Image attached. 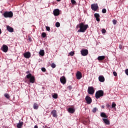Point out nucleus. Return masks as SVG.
I'll return each mask as SVG.
<instances>
[{
	"instance_id": "obj_13",
	"label": "nucleus",
	"mask_w": 128,
	"mask_h": 128,
	"mask_svg": "<svg viewBox=\"0 0 128 128\" xmlns=\"http://www.w3.org/2000/svg\"><path fill=\"white\" fill-rule=\"evenodd\" d=\"M94 16L96 18V20L97 22H100V14H98V13H96L94 14Z\"/></svg>"
},
{
	"instance_id": "obj_33",
	"label": "nucleus",
	"mask_w": 128,
	"mask_h": 128,
	"mask_svg": "<svg viewBox=\"0 0 128 128\" xmlns=\"http://www.w3.org/2000/svg\"><path fill=\"white\" fill-rule=\"evenodd\" d=\"M51 66L52 68H54L56 66V64L53 63L51 64Z\"/></svg>"
},
{
	"instance_id": "obj_43",
	"label": "nucleus",
	"mask_w": 128,
	"mask_h": 128,
	"mask_svg": "<svg viewBox=\"0 0 128 128\" xmlns=\"http://www.w3.org/2000/svg\"><path fill=\"white\" fill-rule=\"evenodd\" d=\"M125 74H126L127 76H128V69H126V70H125Z\"/></svg>"
},
{
	"instance_id": "obj_15",
	"label": "nucleus",
	"mask_w": 128,
	"mask_h": 128,
	"mask_svg": "<svg viewBox=\"0 0 128 128\" xmlns=\"http://www.w3.org/2000/svg\"><path fill=\"white\" fill-rule=\"evenodd\" d=\"M51 114H52L54 118H56L58 116V114H56V110H53L51 112Z\"/></svg>"
},
{
	"instance_id": "obj_16",
	"label": "nucleus",
	"mask_w": 128,
	"mask_h": 128,
	"mask_svg": "<svg viewBox=\"0 0 128 128\" xmlns=\"http://www.w3.org/2000/svg\"><path fill=\"white\" fill-rule=\"evenodd\" d=\"M24 56L26 58H30V52H26L24 54Z\"/></svg>"
},
{
	"instance_id": "obj_5",
	"label": "nucleus",
	"mask_w": 128,
	"mask_h": 128,
	"mask_svg": "<svg viewBox=\"0 0 128 128\" xmlns=\"http://www.w3.org/2000/svg\"><path fill=\"white\" fill-rule=\"evenodd\" d=\"M91 8L92 10H94V12H96L98 9V4H93L91 5Z\"/></svg>"
},
{
	"instance_id": "obj_37",
	"label": "nucleus",
	"mask_w": 128,
	"mask_h": 128,
	"mask_svg": "<svg viewBox=\"0 0 128 128\" xmlns=\"http://www.w3.org/2000/svg\"><path fill=\"white\" fill-rule=\"evenodd\" d=\"M46 30H48V32H50V28L49 26H46Z\"/></svg>"
},
{
	"instance_id": "obj_32",
	"label": "nucleus",
	"mask_w": 128,
	"mask_h": 128,
	"mask_svg": "<svg viewBox=\"0 0 128 128\" xmlns=\"http://www.w3.org/2000/svg\"><path fill=\"white\" fill-rule=\"evenodd\" d=\"M71 2L72 4H76V2L74 0H71Z\"/></svg>"
},
{
	"instance_id": "obj_22",
	"label": "nucleus",
	"mask_w": 128,
	"mask_h": 128,
	"mask_svg": "<svg viewBox=\"0 0 128 128\" xmlns=\"http://www.w3.org/2000/svg\"><path fill=\"white\" fill-rule=\"evenodd\" d=\"M100 116H102V118H108V116H106L104 112H102L100 114Z\"/></svg>"
},
{
	"instance_id": "obj_14",
	"label": "nucleus",
	"mask_w": 128,
	"mask_h": 128,
	"mask_svg": "<svg viewBox=\"0 0 128 128\" xmlns=\"http://www.w3.org/2000/svg\"><path fill=\"white\" fill-rule=\"evenodd\" d=\"M6 30L8 32H14V28L10 27L9 26H6Z\"/></svg>"
},
{
	"instance_id": "obj_45",
	"label": "nucleus",
	"mask_w": 128,
	"mask_h": 128,
	"mask_svg": "<svg viewBox=\"0 0 128 128\" xmlns=\"http://www.w3.org/2000/svg\"><path fill=\"white\" fill-rule=\"evenodd\" d=\"M26 74H30V71L26 72Z\"/></svg>"
},
{
	"instance_id": "obj_7",
	"label": "nucleus",
	"mask_w": 128,
	"mask_h": 128,
	"mask_svg": "<svg viewBox=\"0 0 128 128\" xmlns=\"http://www.w3.org/2000/svg\"><path fill=\"white\" fill-rule=\"evenodd\" d=\"M88 92L89 94H94V87L92 86L88 87Z\"/></svg>"
},
{
	"instance_id": "obj_29",
	"label": "nucleus",
	"mask_w": 128,
	"mask_h": 128,
	"mask_svg": "<svg viewBox=\"0 0 128 128\" xmlns=\"http://www.w3.org/2000/svg\"><path fill=\"white\" fill-rule=\"evenodd\" d=\"M119 48L120 50H124V46L122 44L119 45Z\"/></svg>"
},
{
	"instance_id": "obj_2",
	"label": "nucleus",
	"mask_w": 128,
	"mask_h": 128,
	"mask_svg": "<svg viewBox=\"0 0 128 128\" xmlns=\"http://www.w3.org/2000/svg\"><path fill=\"white\" fill-rule=\"evenodd\" d=\"M26 78L30 79V82H31V84H34L36 82V78H34V76H32V74H27Z\"/></svg>"
},
{
	"instance_id": "obj_39",
	"label": "nucleus",
	"mask_w": 128,
	"mask_h": 128,
	"mask_svg": "<svg viewBox=\"0 0 128 128\" xmlns=\"http://www.w3.org/2000/svg\"><path fill=\"white\" fill-rule=\"evenodd\" d=\"M88 122H86V120L83 121L84 124H88Z\"/></svg>"
},
{
	"instance_id": "obj_18",
	"label": "nucleus",
	"mask_w": 128,
	"mask_h": 128,
	"mask_svg": "<svg viewBox=\"0 0 128 128\" xmlns=\"http://www.w3.org/2000/svg\"><path fill=\"white\" fill-rule=\"evenodd\" d=\"M104 77L102 76H100L98 77V80L99 82H104Z\"/></svg>"
},
{
	"instance_id": "obj_3",
	"label": "nucleus",
	"mask_w": 128,
	"mask_h": 128,
	"mask_svg": "<svg viewBox=\"0 0 128 128\" xmlns=\"http://www.w3.org/2000/svg\"><path fill=\"white\" fill-rule=\"evenodd\" d=\"M104 91L102 90H100L96 92L95 96L96 98L98 99L100 98L102 96H104Z\"/></svg>"
},
{
	"instance_id": "obj_35",
	"label": "nucleus",
	"mask_w": 128,
	"mask_h": 128,
	"mask_svg": "<svg viewBox=\"0 0 128 128\" xmlns=\"http://www.w3.org/2000/svg\"><path fill=\"white\" fill-rule=\"evenodd\" d=\"M42 37L43 38H46V33L44 32H42Z\"/></svg>"
},
{
	"instance_id": "obj_25",
	"label": "nucleus",
	"mask_w": 128,
	"mask_h": 128,
	"mask_svg": "<svg viewBox=\"0 0 128 128\" xmlns=\"http://www.w3.org/2000/svg\"><path fill=\"white\" fill-rule=\"evenodd\" d=\"M98 108H94L92 110V112L95 113L96 112V111H98Z\"/></svg>"
},
{
	"instance_id": "obj_26",
	"label": "nucleus",
	"mask_w": 128,
	"mask_h": 128,
	"mask_svg": "<svg viewBox=\"0 0 128 128\" xmlns=\"http://www.w3.org/2000/svg\"><path fill=\"white\" fill-rule=\"evenodd\" d=\"M4 96H5V98H10V95L8 94H4Z\"/></svg>"
},
{
	"instance_id": "obj_31",
	"label": "nucleus",
	"mask_w": 128,
	"mask_h": 128,
	"mask_svg": "<svg viewBox=\"0 0 128 128\" xmlns=\"http://www.w3.org/2000/svg\"><path fill=\"white\" fill-rule=\"evenodd\" d=\"M70 55L71 56H73L74 54V52H71L69 53Z\"/></svg>"
},
{
	"instance_id": "obj_36",
	"label": "nucleus",
	"mask_w": 128,
	"mask_h": 128,
	"mask_svg": "<svg viewBox=\"0 0 128 128\" xmlns=\"http://www.w3.org/2000/svg\"><path fill=\"white\" fill-rule=\"evenodd\" d=\"M42 72H46V68H42Z\"/></svg>"
},
{
	"instance_id": "obj_17",
	"label": "nucleus",
	"mask_w": 128,
	"mask_h": 128,
	"mask_svg": "<svg viewBox=\"0 0 128 128\" xmlns=\"http://www.w3.org/2000/svg\"><path fill=\"white\" fill-rule=\"evenodd\" d=\"M68 111L70 114H74V112H76V110L74 109V108H69L68 110Z\"/></svg>"
},
{
	"instance_id": "obj_6",
	"label": "nucleus",
	"mask_w": 128,
	"mask_h": 128,
	"mask_svg": "<svg viewBox=\"0 0 128 128\" xmlns=\"http://www.w3.org/2000/svg\"><path fill=\"white\" fill-rule=\"evenodd\" d=\"M80 53L82 56H86L88 54V50L86 49H83L80 51Z\"/></svg>"
},
{
	"instance_id": "obj_12",
	"label": "nucleus",
	"mask_w": 128,
	"mask_h": 128,
	"mask_svg": "<svg viewBox=\"0 0 128 128\" xmlns=\"http://www.w3.org/2000/svg\"><path fill=\"white\" fill-rule=\"evenodd\" d=\"M53 14L55 16H60V10L58 9H55L54 12Z\"/></svg>"
},
{
	"instance_id": "obj_48",
	"label": "nucleus",
	"mask_w": 128,
	"mask_h": 128,
	"mask_svg": "<svg viewBox=\"0 0 128 128\" xmlns=\"http://www.w3.org/2000/svg\"><path fill=\"white\" fill-rule=\"evenodd\" d=\"M57 2H60V0H56Z\"/></svg>"
},
{
	"instance_id": "obj_40",
	"label": "nucleus",
	"mask_w": 128,
	"mask_h": 128,
	"mask_svg": "<svg viewBox=\"0 0 128 128\" xmlns=\"http://www.w3.org/2000/svg\"><path fill=\"white\" fill-rule=\"evenodd\" d=\"M112 22H113L114 24H116V20H112Z\"/></svg>"
},
{
	"instance_id": "obj_20",
	"label": "nucleus",
	"mask_w": 128,
	"mask_h": 128,
	"mask_svg": "<svg viewBox=\"0 0 128 128\" xmlns=\"http://www.w3.org/2000/svg\"><path fill=\"white\" fill-rule=\"evenodd\" d=\"M102 120L104 121V124H108V125L110 124V120H108L103 118Z\"/></svg>"
},
{
	"instance_id": "obj_28",
	"label": "nucleus",
	"mask_w": 128,
	"mask_h": 128,
	"mask_svg": "<svg viewBox=\"0 0 128 128\" xmlns=\"http://www.w3.org/2000/svg\"><path fill=\"white\" fill-rule=\"evenodd\" d=\"M52 98H58V94H54L52 96Z\"/></svg>"
},
{
	"instance_id": "obj_24",
	"label": "nucleus",
	"mask_w": 128,
	"mask_h": 128,
	"mask_svg": "<svg viewBox=\"0 0 128 128\" xmlns=\"http://www.w3.org/2000/svg\"><path fill=\"white\" fill-rule=\"evenodd\" d=\"M34 110H38V105L36 103H34L33 106Z\"/></svg>"
},
{
	"instance_id": "obj_4",
	"label": "nucleus",
	"mask_w": 128,
	"mask_h": 128,
	"mask_svg": "<svg viewBox=\"0 0 128 128\" xmlns=\"http://www.w3.org/2000/svg\"><path fill=\"white\" fill-rule=\"evenodd\" d=\"M4 18H12L14 14L12 12H6L3 14Z\"/></svg>"
},
{
	"instance_id": "obj_41",
	"label": "nucleus",
	"mask_w": 128,
	"mask_h": 128,
	"mask_svg": "<svg viewBox=\"0 0 128 128\" xmlns=\"http://www.w3.org/2000/svg\"><path fill=\"white\" fill-rule=\"evenodd\" d=\"M113 74L114 76H118V73H116V72H114Z\"/></svg>"
},
{
	"instance_id": "obj_19",
	"label": "nucleus",
	"mask_w": 128,
	"mask_h": 128,
	"mask_svg": "<svg viewBox=\"0 0 128 128\" xmlns=\"http://www.w3.org/2000/svg\"><path fill=\"white\" fill-rule=\"evenodd\" d=\"M104 58H106V56H99L98 58V60H104Z\"/></svg>"
},
{
	"instance_id": "obj_21",
	"label": "nucleus",
	"mask_w": 128,
	"mask_h": 128,
	"mask_svg": "<svg viewBox=\"0 0 128 128\" xmlns=\"http://www.w3.org/2000/svg\"><path fill=\"white\" fill-rule=\"evenodd\" d=\"M24 126V122H20L18 124H17V128H22V126Z\"/></svg>"
},
{
	"instance_id": "obj_8",
	"label": "nucleus",
	"mask_w": 128,
	"mask_h": 128,
	"mask_svg": "<svg viewBox=\"0 0 128 128\" xmlns=\"http://www.w3.org/2000/svg\"><path fill=\"white\" fill-rule=\"evenodd\" d=\"M1 50L2 52H8V46L4 44L2 46Z\"/></svg>"
},
{
	"instance_id": "obj_11",
	"label": "nucleus",
	"mask_w": 128,
	"mask_h": 128,
	"mask_svg": "<svg viewBox=\"0 0 128 128\" xmlns=\"http://www.w3.org/2000/svg\"><path fill=\"white\" fill-rule=\"evenodd\" d=\"M76 76L77 80H80V78H82V76L80 72V71L77 72L76 74Z\"/></svg>"
},
{
	"instance_id": "obj_9",
	"label": "nucleus",
	"mask_w": 128,
	"mask_h": 128,
	"mask_svg": "<svg viewBox=\"0 0 128 128\" xmlns=\"http://www.w3.org/2000/svg\"><path fill=\"white\" fill-rule=\"evenodd\" d=\"M60 82L61 84H66V77H64V76L60 77Z\"/></svg>"
},
{
	"instance_id": "obj_42",
	"label": "nucleus",
	"mask_w": 128,
	"mask_h": 128,
	"mask_svg": "<svg viewBox=\"0 0 128 128\" xmlns=\"http://www.w3.org/2000/svg\"><path fill=\"white\" fill-rule=\"evenodd\" d=\"M72 86H68V90H72Z\"/></svg>"
},
{
	"instance_id": "obj_10",
	"label": "nucleus",
	"mask_w": 128,
	"mask_h": 128,
	"mask_svg": "<svg viewBox=\"0 0 128 128\" xmlns=\"http://www.w3.org/2000/svg\"><path fill=\"white\" fill-rule=\"evenodd\" d=\"M85 100L88 104H92V100L90 97L86 96Z\"/></svg>"
},
{
	"instance_id": "obj_30",
	"label": "nucleus",
	"mask_w": 128,
	"mask_h": 128,
	"mask_svg": "<svg viewBox=\"0 0 128 128\" xmlns=\"http://www.w3.org/2000/svg\"><path fill=\"white\" fill-rule=\"evenodd\" d=\"M102 14H106V8H103L102 10Z\"/></svg>"
},
{
	"instance_id": "obj_27",
	"label": "nucleus",
	"mask_w": 128,
	"mask_h": 128,
	"mask_svg": "<svg viewBox=\"0 0 128 128\" xmlns=\"http://www.w3.org/2000/svg\"><path fill=\"white\" fill-rule=\"evenodd\" d=\"M56 28H60V24L58 22H56Z\"/></svg>"
},
{
	"instance_id": "obj_1",
	"label": "nucleus",
	"mask_w": 128,
	"mask_h": 128,
	"mask_svg": "<svg viewBox=\"0 0 128 128\" xmlns=\"http://www.w3.org/2000/svg\"><path fill=\"white\" fill-rule=\"evenodd\" d=\"M88 28V24H84V22H80L76 26V28H80L78 32H85Z\"/></svg>"
},
{
	"instance_id": "obj_44",
	"label": "nucleus",
	"mask_w": 128,
	"mask_h": 128,
	"mask_svg": "<svg viewBox=\"0 0 128 128\" xmlns=\"http://www.w3.org/2000/svg\"><path fill=\"white\" fill-rule=\"evenodd\" d=\"M106 106H107V108H110V106L108 104H107Z\"/></svg>"
},
{
	"instance_id": "obj_38",
	"label": "nucleus",
	"mask_w": 128,
	"mask_h": 128,
	"mask_svg": "<svg viewBox=\"0 0 128 128\" xmlns=\"http://www.w3.org/2000/svg\"><path fill=\"white\" fill-rule=\"evenodd\" d=\"M102 34H106V29H102Z\"/></svg>"
},
{
	"instance_id": "obj_23",
	"label": "nucleus",
	"mask_w": 128,
	"mask_h": 128,
	"mask_svg": "<svg viewBox=\"0 0 128 128\" xmlns=\"http://www.w3.org/2000/svg\"><path fill=\"white\" fill-rule=\"evenodd\" d=\"M39 54L42 56H44V50H40L39 52Z\"/></svg>"
},
{
	"instance_id": "obj_34",
	"label": "nucleus",
	"mask_w": 128,
	"mask_h": 128,
	"mask_svg": "<svg viewBox=\"0 0 128 128\" xmlns=\"http://www.w3.org/2000/svg\"><path fill=\"white\" fill-rule=\"evenodd\" d=\"M112 108H114L115 106H116V104L114 102H112Z\"/></svg>"
},
{
	"instance_id": "obj_47",
	"label": "nucleus",
	"mask_w": 128,
	"mask_h": 128,
	"mask_svg": "<svg viewBox=\"0 0 128 128\" xmlns=\"http://www.w3.org/2000/svg\"><path fill=\"white\" fill-rule=\"evenodd\" d=\"M2 34V30L0 29V34Z\"/></svg>"
},
{
	"instance_id": "obj_46",
	"label": "nucleus",
	"mask_w": 128,
	"mask_h": 128,
	"mask_svg": "<svg viewBox=\"0 0 128 128\" xmlns=\"http://www.w3.org/2000/svg\"><path fill=\"white\" fill-rule=\"evenodd\" d=\"M34 128H38V126H35Z\"/></svg>"
}]
</instances>
